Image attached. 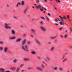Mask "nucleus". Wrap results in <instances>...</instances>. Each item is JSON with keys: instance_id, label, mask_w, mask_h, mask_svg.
Segmentation results:
<instances>
[{"instance_id": "53", "label": "nucleus", "mask_w": 72, "mask_h": 72, "mask_svg": "<svg viewBox=\"0 0 72 72\" xmlns=\"http://www.w3.org/2000/svg\"><path fill=\"white\" fill-rule=\"evenodd\" d=\"M48 15H49L50 16V15H51V14H50V13H48Z\"/></svg>"}, {"instance_id": "54", "label": "nucleus", "mask_w": 72, "mask_h": 72, "mask_svg": "<svg viewBox=\"0 0 72 72\" xmlns=\"http://www.w3.org/2000/svg\"><path fill=\"white\" fill-rule=\"evenodd\" d=\"M5 72H10V71H5Z\"/></svg>"}, {"instance_id": "56", "label": "nucleus", "mask_w": 72, "mask_h": 72, "mask_svg": "<svg viewBox=\"0 0 72 72\" xmlns=\"http://www.w3.org/2000/svg\"><path fill=\"white\" fill-rule=\"evenodd\" d=\"M68 32V30H66L65 31V33H67V32Z\"/></svg>"}, {"instance_id": "30", "label": "nucleus", "mask_w": 72, "mask_h": 72, "mask_svg": "<svg viewBox=\"0 0 72 72\" xmlns=\"http://www.w3.org/2000/svg\"><path fill=\"white\" fill-rule=\"evenodd\" d=\"M37 59H39V60L41 59V57L39 56L37 57Z\"/></svg>"}, {"instance_id": "15", "label": "nucleus", "mask_w": 72, "mask_h": 72, "mask_svg": "<svg viewBox=\"0 0 72 72\" xmlns=\"http://www.w3.org/2000/svg\"><path fill=\"white\" fill-rule=\"evenodd\" d=\"M22 40V39L21 38H19L18 39H17L16 40V41L17 42H20V41H21V40Z\"/></svg>"}, {"instance_id": "13", "label": "nucleus", "mask_w": 72, "mask_h": 72, "mask_svg": "<svg viewBox=\"0 0 72 72\" xmlns=\"http://www.w3.org/2000/svg\"><path fill=\"white\" fill-rule=\"evenodd\" d=\"M20 69L21 68L19 67H17L16 69V72H19Z\"/></svg>"}, {"instance_id": "64", "label": "nucleus", "mask_w": 72, "mask_h": 72, "mask_svg": "<svg viewBox=\"0 0 72 72\" xmlns=\"http://www.w3.org/2000/svg\"><path fill=\"white\" fill-rule=\"evenodd\" d=\"M32 8H33V9L35 8V7H34V6H32Z\"/></svg>"}, {"instance_id": "12", "label": "nucleus", "mask_w": 72, "mask_h": 72, "mask_svg": "<svg viewBox=\"0 0 72 72\" xmlns=\"http://www.w3.org/2000/svg\"><path fill=\"white\" fill-rule=\"evenodd\" d=\"M0 72H5V69L3 68H0Z\"/></svg>"}, {"instance_id": "48", "label": "nucleus", "mask_w": 72, "mask_h": 72, "mask_svg": "<svg viewBox=\"0 0 72 72\" xmlns=\"http://www.w3.org/2000/svg\"><path fill=\"white\" fill-rule=\"evenodd\" d=\"M6 6H7V8H9V6L8 5V4H7L6 5Z\"/></svg>"}, {"instance_id": "6", "label": "nucleus", "mask_w": 72, "mask_h": 72, "mask_svg": "<svg viewBox=\"0 0 72 72\" xmlns=\"http://www.w3.org/2000/svg\"><path fill=\"white\" fill-rule=\"evenodd\" d=\"M4 53H6L8 51V48L6 47H4Z\"/></svg>"}, {"instance_id": "61", "label": "nucleus", "mask_w": 72, "mask_h": 72, "mask_svg": "<svg viewBox=\"0 0 72 72\" xmlns=\"http://www.w3.org/2000/svg\"><path fill=\"white\" fill-rule=\"evenodd\" d=\"M55 1L56 2V3H58V0H55Z\"/></svg>"}, {"instance_id": "26", "label": "nucleus", "mask_w": 72, "mask_h": 72, "mask_svg": "<svg viewBox=\"0 0 72 72\" xmlns=\"http://www.w3.org/2000/svg\"><path fill=\"white\" fill-rule=\"evenodd\" d=\"M14 18L15 19H17V18H18V17L17 16H14Z\"/></svg>"}, {"instance_id": "60", "label": "nucleus", "mask_w": 72, "mask_h": 72, "mask_svg": "<svg viewBox=\"0 0 72 72\" xmlns=\"http://www.w3.org/2000/svg\"><path fill=\"white\" fill-rule=\"evenodd\" d=\"M48 44H51V42H48Z\"/></svg>"}, {"instance_id": "5", "label": "nucleus", "mask_w": 72, "mask_h": 72, "mask_svg": "<svg viewBox=\"0 0 72 72\" xmlns=\"http://www.w3.org/2000/svg\"><path fill=\"white\" fill-rule=\"evenodd\" d=\"M27 41L26 39H24L23 40V41L22 42V43L21 44V45L22 46H23L26 43Z\"/></svg>"}, {"instance_id": "50", "label": "nucleus", "mask_w": 72, "mask_h": 72, "mask_svg": "<svg viewBox=\"0 0 72 72\" xmlns=\"http://www.w3.org/2000/svg\"><path fill=\"white\" fill-rule=\"evenodd\" d=\"M55 8V9L56 10H57V8L55 7H54Z\"/></svg>"}, {"instance_id": "17", "label": "nucleus", "mask_w": 72, "mask_h": 72, "mask_svg": "<svg viewBox=\"0 0 72 72\" xmlns=\"http://www.w3.org/2000/svg\"><path fill=\"white\" fill-rule=\"evenodd\" d=\"M53 69L55 70V71H57L58 69V68L57 67H54L53 68Z\"/></svg>"}, {"instance_id": "28", "label": "nucleus", "mask_w": 72, "mask_h": 72, "mask_svg": "<svg viewBox=\"0 0 72 72\" xmlns=\"http://www.w3.org/2000/svg\"><path fill=\"white\" fill-rule=\"evenodd\" d=\"M59 69L60 71H62V70H63V68L60 67L59 68Z\"/></svg>"}, {"instance_id": "49", "label": "nucleus", "mask_w": 72, "mask_h": 72, "mask_svg": "<svg viewBox=\"0 0 72 72\" xmlns=\"http://www.w3.org/2000/svg\"><path fill=\"white\" fill-rule=\"evenodd\" d=\"M41 18H42L43 19H45V18H44V17H41Z\"/></svg>"}, {"instance_id": "11", "label": "nucleus", "mask_w": 72, "mask_h": 72, "mask_svg": "<svg viewBox=\"0 0 72 72\" xmlns=\"http://www.w3.org/2000/svg\"><path fill=\"white\" fill-rule=\"evenodd\" d=\"M36 9H40L41 8V5L40 4H38V6H36Z\"/></svg>"}, {"instance_id": "14", "label": "nucleus", "mask_w": 72, "mask_h": 72, "mask_svg": "<svg viewBox=\"0 0 72 72\" xmlns=\"http://www.w3.org/2000/svg\"><path fill=\"white\" fill-rule=\"evenodd\" d=\"M11 33L12 35H14L15 34V31L12 30L11 31Z\"/></svg>"}, {"instance_id": "31", "label": "nucleus", "mask_w": 72, "mask_h": 72, "mask_svg": "<svg viewBox=\"0 0 72 72\" xmlns=\"http://www.w3.org/2000/svg\"><path fill=\"white\" fill-rule=\"evenodd\" d=\"M39 23L40 24H44V22L43 21H40Z\"/></svg>"}, {"instance_id": "62", "label": "nucleus", "mask_w": 72, "mask_h": 72, "mask_svg": "<svg viewBox=\"0 0 72 72\" xmlns=\"http://www.w3.org/2000/svg\"><path fill=\"white\" fill-rule=\"evenodd\" d=\"M18 3L17 4V5H16V6L17 7V6H18Z\"/></svg>"}, {"instance_id": "32", "label": "nucleus", "mask_w": 72, "mask_h": 72, "mask_svg": "<svg viewBox=\"0 0 72 72\" xmlns=\"http://www.w3.org/2000/svg\"><path fill=\"white\" fill-rule=\"evenodd\" d=\"M40 3V1L39 0H37L36 1V3Z\"/></svg>"}, {"instance_id": "10", "label": "nucleus", "mask_w": 72, "mask_h": 72, "mask_svg": "<svg viewBox=\"0 0 72 72\" xmlns=\"http://www.w3.org/2000/svg\"><path fill=\"white\" fill-rule=\"evenodd\" d=\"M31 31L33 34H35V30L34 29H31Z\"/></svg>"}, {"instance_id": "40", "label": "nucleus", "mask_w": 72, "mask_h": 72, "mask_svg": "<svg viewBox=\"0 0 72 72\" xmlns=\"http://www.w3.org/2000/svg\"><path fill=\"white\" fill-rule=\"evenodd\" d=\"M0 44L1 45H3L4 44V43L3 42H0Z\"/></svg>"}, {"instance_id": "33", "label": "nucleus", "mask_w": 72, "mask_h": 72, "mask_svg": "<svg viewBox=\"0 0 72 72\" xmlns=\"http://www.w3.org/2000/svg\"><path fill=\"white\" fill-rule=\"evenodd\" d=\"M41 67L42 68H45V66L43 65L42 64L41 65Z\"/></svg>"}, {"instance_id": "39", "label": "nucleus", "mask_w": 72, "mask_h": 72, "mask_svg": "<svg viewBox=\"0 0 72 72\" xmlns=\"http://www.w3.org/2000/svg\"><path fill=\"white\" fill-rule=\"evenodd\" d=\"M24 65V64H21L20 66V67H23Z\"/></svg>"}, {"instance_id": "37", "label": "nucleus", "mask_w": 72, "mask_h": 72, "mask_svg": "<svg viewBox=\"0 0 72 72\" xmlns=\"http://www.w3.org/2000/svg\"><path fill=\"white\" fill-rule=\"evenodd\" d=\"M46 18L47 21H49V19L47 17H46Z\"/></svg>"}, {"instance_id": "47", "label": "nucleus", "mask_w": 72, "mask_h": 72, "mask_svg": "<svg viewBox=\"0 0 72 72\" xmlns=\"http://www.w3.org/2000/svg\"><path fill=\"white\" fill-rule=\"evenodd\" d=\"M40 11L41 12H42L43 11V10L42 8H40Z\"/></svg>"}, {"instance_id": "27", "label": "nucleus", "mask_w": 72, "mask_h": 72, "mask_svg": "<svg viewBox=\"0 0 72 72\" xmlns=\"http://www.w3.org/2000/svg\"><path fill=\"white\" fill-rule=\"evenodd\" d=\"M27 44L28 45H30V44H31V42L30 41H28L27 42Z\"/></svg>"}, {"instance_id": "25", "label": "nucleus", "mask_w": 72, "mask_h": 72, "mask_svg": "<svg viewBox=\"0 0 72 72\" xmlns=\"http://www.w3.org/2000/svg\"><path fill=\"white\" fill-rule=\"evenodd\" d=\"M17 59H15L14 60H13V62L14 63H16V62H17Z\"/></svg>"}, {"instance_id": "41", "label": "nucleus", "mask_w": 72, "mask_h": 72, "mask_svg": "<svg viewBox=\"0 0 72 72\" xmlns=\"http://www.w3.org/2000/svg\"><path fill=\"white\" fill-rule=\"evenodd\" d=\"M62 59H64L65 58V56L64 55H63L62 57Z\"/></svg>"}, {"instance_id": "9", "label": "nucleus", "mask_w": 72, "mask_h": 72, "mask_svg": "<svg viewBox=\"0 0 72 72\" xmlns=\"http://www.w3.org/2000/svg\"><path fill=\"white\" fill-rule=\"evenodd\" d=\"M37 69L38 71H43L42 69L40 67H38L37 68Z\"/></svg>"}, {"instance_id": "7", "label": "nucleus", "mask_w": 72, "mask_h": 72, "mask_svg": "<svg viewBox=\"0 0 72 72\" xmlns=\"http://www.w3.org/2000/svg\"><path fill=\"white\" fill-rule=\"evenodd\" d=\"M50 57H46V58L45 59V60L46 61V62H49L50 60Z\"/></svg>"}, {"instance_id": "46", "label": "nucleus", "mask_w": 72, "mask_h": 72, "mask_svg": "<svg viewBox=\"0 0 72 72\" xmlns=\"http://www.w3.org/2000/svg\"><path fill=\"white\" fill-rule=\"evenodd\" d=\"M32 68H31V67H29L28 68V69H32Z\"/></svg>"}, {"instance_id": "35", "label": "nucleus", "mask_w": 72, "mask_h": 72, "mask_svg": "<svg viewBox=\"0 0 72 72\" xmlns=\"http://www.w3.org/2000/svg\"><path fill=\"white\" fill-rule=\"evenodd\" d=\"M70 33H71L72 32V28H70Z\"/></svg>"}, {"instance_id": "18", "label": "nucleus", "mask_w": 72, "mask_h": 72, "mask_svg": "<svg viewBox=\"0 0 72 72\" xmlns=\"http://www.w3.org/2000/svg\"><path fill=\"white\" fill-rule=\"evenodd\" d=\"M67 58H65L64 59L62 62H66V61H67Z\"/></svg>"}, {"instance_id": "34", "label": "nucleus", "mask_w": 72, "mask_h": 72, "mask_svg": "<svg viewBox=\"0 0 72 72\" xmlns=\"http://www.w3.org/2000/svg\"><path fill=\"white\" fill-rule=\"evenodd\" d=\"M21 5H24V2L23 1L21 2Z\"/></svg>"}, {"instance_id": "4", "label": "nucleus", "mask_w": 72, "mask_h": 72, "mask_svg": "<svg viewBox=\"0 0 72 72\" xmlns=\"http://www.w3.org/2000/svg\"><path fill=\"white\" fill-rule=\"evenodd\" d=\"M40 29L43 32H45V31H46V28H45V27L43 26H41L40 27Z\"/></svg>"}, {"instance_id": "23", "label": "nucleus", "mask_w": 72, "mask_h": 72, "mask_svg": "<svg viewBox=\"0 0 72 72\" xmlns=\"http://www.w3.org/2000/svg\"><path fill=\"white\" fill-rule=\"evenodd\" d=\"M42 63H43V64H45V65H46V66H47V64H46L45 63V61H42Z\"/></svg>"}, {"instance_id": "19", "label": "nucleus", "mask_w": 72, "mask_h": 72, "mask_svg": "<svg viewBox=\"0 0 72 72\" xmlns=\"http://www.w3.org/2000/svg\"><path fill=\"white\" fill-rule=\"evenodd\" d=\"M16 38L15 37H12L10 38V40H14V39H15Z\"/></svg>"}, {"instance_id": "42", "label": "nucleus", "mask_w": 72, "mask_h": 72, "mask_svg": "<svg viewBox=\"0 0 72 72\" xmlns=\"http://www.w3.org/2000/svg\"><path fill=\"white\" fill-rule=\"evenodd\" d=\"M3 50V48L1 47H0V50Z\"/></svg>"}, {"instance_id": "16", "label": "nucleus", "mask_w": 72, "mask_h": 72, "mask_svg": "<svg viewBox=\"0 0 72 72\" xmlns=\"http://www.w3.org/2000/svg\"><path fill=\"white\" fill-rule=\"evenodd\" d=\"M24 60L25 61H29L30 60V59L28 58H24Z\"/></svg>"}, {"instance_id": "44", "label": "nucleus", "mask_w": 72, "mask_h": 72, "mask_svg": "<svg viewBox=\"0 0 72 72\" xmlns=\"http://www.w3.org/2000/svg\"><path fill=\"white\" fill-rule=\"evenodd\" d=\"M69 15H67V18L68 19H69Z\"/></svg>"}, {"instance_id": "38", "label": "nucleus", "mask_w": 72, "mask_h": 72, "mask_svg": "<svg viewBox=\"0 0 72 72\" xmlns=\"http://www.w3.org/2000/svg\"><path fill=\"white\" fill-rule=\"evenodd\" d=\"M37 43L38 45H41V43L39 42V41Z\"/></svg>"}, {"instance_id": "55", "label": "nucleus", "mask_w": 72, "mask_h": 72, "mask_svg": "<svg viewBox=\"0 0 72 72\" xmlns=\"http://www.w3.org/2000/svg\"><path fill=\"white\" fill-rule=\"evenodd\" d=\"M44 2L45 3H47V0H44Z\"/></svg>"}, {"instance_id": "58", "label": "nucleus", "mask_w": 72, "mask_h": 72, "mask_svg": "<svg viewBox=\"0 0 72 72\" xmlns=\"http://www.w3.org/2000/svg\"><path fill=\"white\" fill-rule=\"evenodd\" d=\"M62 29V28H60L59 29V30H61Z\"/></svg>"}, {"instance_id": "8", "label": "nucleus", "mask_w": 72, "mask_h": 72, "mask_svg": "<svg viewBox=\"0 0 72 72\" xmlns=\"http://www.w3.org/2000/svg\"><path fill=\"white\" fill-rule=\"evenodd\" d=\"M59 17L62 20L63 19H67V18L64 15L63 16V17H62V16H60Z\"/></svg>"}, {"instance_id": "3", "label": "nucleus", "mask_w": 72, "mask_h": 72, "mask_svg": "<svg viewBox=\"0 0 72 72\" xmlns=\"http://www.w3.org/2000/svg\"><path fill=\"white\" fill-rule=\"evenodd\" d=\"M57 19H58V21L61 22H60V25H63V26H64V22H63V21L62 20H59V19L58 18H57Z\"/></svg>"}, {"instance_id": "36", "label": "nucleus", "mask_w": 72, "mask_h": 72, "mask_svg": "<svg viewBox=\"0 0 72 72\" xmlns=\"http://www.w3.org/2000/svg\"><path fill=\"white\" fill-rule=\"evenodd\" d=\"M67 35L66 34L64 36V38L65 39H66L67 38Z\"/></svg>"}, {"instance_id": "51", "label": "nucleus", "mask_w": 72, "mask_h": 72, "mask_svg": "<svg viewBox=\"0 0 72 72\" xmlns=\"http://www.w3.org/2000/svg\"><path fill=\"white\" fill-rule=\"evenodd\" d=\"M55 22H58V20L57 19H55Z\"/></svg>"}, {"instance_id": "45", "label": "nucleus", "mask_w": 72, "mask_h": 72, "mask_svg": "<svg viewBox=\"0 0 72 72\" xmlns=\"http://www.w3.org/2000/svg\"><path fill=\"white\" fill-rule=\"evenodd\" d=\"M55 24L56 26H58V23L57 22V23H55Z\"/></svg>"}, {"instance_id": "20", "label": "nucleus", "mask_w": 72, "mask_h": 72, "mask_svg": "<svg viewBox=\"0 0 72 72\" xmlns=\"http://www.w3.org/2000/svg\"><path fill=\"white\" fill-rule=\"evenodd\" d=\"M56 36H54V37H50V39H56Z\"/></svg>"}, {"instance_id": "59", "label": "nucleus", "mask_w": 72, "mask_h": 72, "mask_svg": "<svg viewBox=\"0 0 72 72\" xmlns=\"http://www.w3.org/2000/svg\"><path fill=\"white\" fill-rule=\"evenodd\" d=\"M68 20L70 22H71V19H68Z\"/></svg>"}, {"instance_id": "22", "label": "nucleus", "mask_w": 72, "mask_h": 72, "mask_svg": "<svg viewBox=\"0 0 72 72\" xmlns=\"http://www.w3.org/2000/svg\"><path fill=\"white\" fill-rule=\"evenodd\" d=\"M31 53H32V54H33L34 55L36 54V52L34 51H33L31 52Z\"/></svg>"}, {"instance_id": "2", "label": "nucleus", "mask_w": 72, "mask_h": 72, "mask_svg": "<svg viewBox=\"0 0 72 72\" xmlns=\"http://www.w3.org/2000/svg\"><path fill=\"white\" fill-rule=\"evenodd\" d=\"M4 24L5 26L4 28L5 29H11L12 28V27L10 26H10V24L9 23H4Z\"/></svg>"}, {"instance_id": "1", "label": "nucleus", "mask_w": 72, "mask_h": 72, "mask_svg": "<svg viewBox=\"0 0 72 72\" xmlns=\"http://www.w3.org/2000/svg\"><path fill=\"white\" fill-rule=\"evenodd\" d=\"M24 46H21L22 49V50H24V51H26V52H28L30 51V50L28 49H26L28 48L27 46L25 45H24Z\"/></svg>"}, {"instance_id": "29", "label": "nucleus", "mask_w": 72, "mask_h": 72, "mask_svg": "<svg viewBox=\"0 0 72 72\" xmlns=\"http://www.w3.org/2000/svg\"><path fill=\"white\" fill-rule=\"evenodd\" d=\"M54 48L53 47H52L51 48L50 50L51 51H53V50H54Z\"/></svg>"}, {"instance_id": "63", "label": "nucleus", "mask_w": 72, "mask_h": 72, "mask_svg": "<svg viewBox=\"0 0 72 72\" xmlns=\"http://www.w3.org/2000/svg\"><path fill=\"white\" fill-rule=\"evenodd\" d=\"M17 4H18L19 5H19H21V4L20 3H18Z\"/></svg>"}, {"instance_id": "57", "label": "nucleus", "mask_w": 72, "mask_h": 72, "mask_svg": "<svg viewBox=\"0 0 72 72\" xmlns=\"http://www.w3.org/2000/svg\"><path fill=\"white\" fill-rule=\"evenodd\" d=\"M58 3H60V0H58Z\"/></svg>"}, {"instance_id": "43", "label": "nucleus", "mask_w": 72, "mask_h": 72, "mask_svg": "<svg viewBox=\"0 0 72 72\" xmlns=\"http://www.w3.org/2000/svg\"><path fill=\"white\" fill-rule=\"evenodd\" d=\"M12 69H13V70H15L16 69H15V68L14 67V68H12Z\"/></svg>"}, {"instance_id": "52", "label": "nucleus", "mask_w": 72, "mask_h": 72, "mask_svg": "<svg viewBox=\"0 0 72 72\" xmlns=\"http://www.w3.org/2000/svg\"><path fill=\"white\" fill-rule=\"evenodd\" d=\"M60 37L61 38H63V36L62 35H60Z\"/></svg>"}, {"instance_id": "24", "label": "nucleus", "mask_w": 72, "mask_h": 72, "mask_svg": "<svg viewBox=\"0 0 72 72\" xmlns=\"http://www.w3.org/2000/svg\"><path fill=\"white\" fill-rule=\"evenodd\" d=\"M28 9L27 8L26 9H25L24 10V13H26L27 12V10Z\"/></svg>"}, {"instance_id": "21", "label": "nucleus", "mask_w": 72, "mask_h": 72, "mask_svg": "<svg viewBox=\"0 0 72 72\" xmlns=\"http://www.w3.org/2000/svg\"><path fill=\"white\" fill-rule=\"evenodd\" d=\"M34 41L36 43H37L39 42V41H38V40H37V39H35L34 40Z\"/></svg>"}]
</instances>
